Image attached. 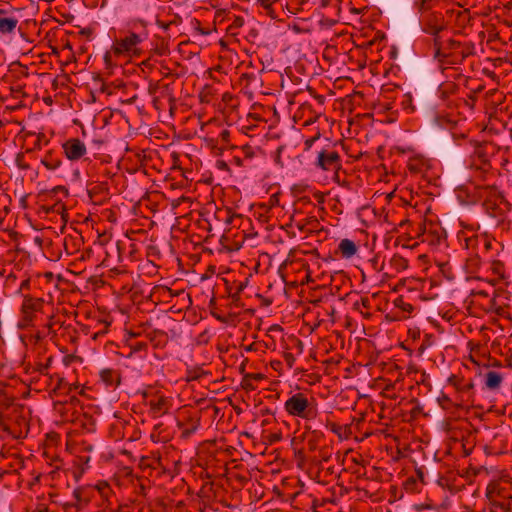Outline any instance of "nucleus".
<instances>
[{
  "instance_id": "nucleus-1",
  "label": "nucleus",
  "mask_w": 512,
  "mask_h": 512,
  "mask_svg": "<svg viewBox=\"0 0 512 512\" xmlns=\"http://www.w3.org/2000/svg\"><path fill=\"white\" fill-rule=\"evenodd\" d=\"M434 58L442 65H459L475 53V45L470 41H457L455 39L433 40Z\"/></svg>"
},
{
  "instance_id": "nucleus-2",
  "label": "nucleus",
  "mask_w": 512,
  "mask_h": 512,
  "mask_svg": "<svg viewBox=\"0 0 512 512\" xmlns=\"http://www.w3.org/2000/svg\"><path fill=\"white\" fill-rule=\"evenodd\" d=\"M29 429L25 406H14L12 411H0V440L24 439Z\"/></svg>"
},
{
  "instance_id": "nucleus-3",
  "label": "nucleus",
  "mask_w": 512,
  "mask_h": 512,
  "mask_svg": "<svg viewBox=\"0 0 512 512\" xmlns=\"http://www.w3.org/2000/svg\"><path fill=\"white\" fill-rule=\"evenodd\" d=\"M479 197L483 198V208L486 213L496 219H503L511 210V203L496 186L483 185L476 187Z\"/></svg>"
},
{
  "instance_id": "nucleus-4",
  "label": "nucleus",
  "mask_w": 512,
  "mask_h": 512,
  "mask_svg": "<svg viewBox=\"0 0 512 512\" xmlns=\"http://www.w3.org/2000/svg\"><path fill=\"white\" fill-rule=\"evenodd\" d=\"M110 494L111 488L106 482H101L97 486H80L73 491V500L66 503L64 508L67 512L70 509H74L77 512H89V505L97 495L108 499Z\"/></svg>"
},
{
  "instance_id": "nucleus-5",
  "label": "nucleus",
  "mask_w": 512,
  "mask_h": 512,
  "mask_svg": "<svg viewBox=\"0 0 512 512\" xmlns=\"http://www.w3.org/2000/svg\"><path fill=\"white\" fill-rule=\"evenodd\" d=\"M284 409L290 416L306 421L314 420L319 414L315 399L302 392L292 394L285 401Z\"/></svg>"
},
{
  "instance_id": "nucleus-6",
  "label": "nucleus",
  "mask_w": 512,
  "mask_h": 512,
  "mask_svg": "<svg viewBox=\"0 0 512 512\" xmlns=\"http://www.w3.org/2000/svg\"><path fill=\"white\" fill-rule=\"evenodd\" d=\"M146 33L128 32L124 37L116 39L112 45V51L115 56L127 54L130 56H139L142 53L139 45L146 40Z\"/></svg>"
},
{
  "instance_id": "nucleus-7",
  "label": "nucleus",
  "mask_w": 512,
  "mask_h": 512,
  "mask_svg": "<svg viewBox=\"0 0 512 512\" xmlns=\"http://www.w3.org/2000/svg\"><path fill=\"white\" fill-rule=\"evenodd\" d=\"M421 30L434 39H441L440 33L446 29V22L441 12L426 13L419 18Z\"/></svg>"
},
{
  "instance_id": "nucleus-8",
  "label": "nucleus",
  "mask_w": 512,
  "mask_h": 512,
  "mask_svg": "<svg viewBox=\"0 0 512 512\" xmlns=\"http://www.w3.org/2000/svg\"><path fill=\"white\" fill-rule=\"evenodd\" d=\"M44 307V299L33 297L30 294H23L21 304L22 320L25 326H31L36 318V313L41 312Z\"/></svg>"
},
{
  "instance_id": "nucleus-9",
  "label": "nucleus",
  "mask_w": 512,
  "mask_h": 512,
  "mask_svg": "<svg viewBox=\"0 0 512 512\" xmlns=\"http://www.w3.org/2000/svg\"><path fill=\"white\" fill-rule=\"evenodd\" d=\"M138 466L149 477H160L167 471L160 454L157 452L142 456Z\"/></svg>"
},
{
  "instance_id": "nucleus-10",
  "label": "nucleus",
  "mask_w": 512,
  "mask_h": 512,
  "mask_svg": "<svg viewBox=\"0 0 512 512\" xmlns=\"http://www.w3.org/2000/svg\"><path fill=\"white\" fill-rule=\"evenodd\" d=\"M448 383L453 386L459 394L458 399L461 404L474 402V382L472 379L465 380L462 376L451 375L448 378Z\"/></svg>"
},
{
  "instance_id": "nucleus-11",
  "label": "nucleus",
  "mask_w": 512,
  "mask_h": 512,
  "mask_svg": "<svg viewBox=\"0 0 512 512\" xmlns=\"http://www.w3.org/2000/svg\"><path fill=\"white\" fill-rule=\"evenodd\" d=\"M421 233L418 234V238L422 243L435 246L440 244L444 237V229L436 223L428 222L420 225Z\"/></svg>"
},
{
  "instance_id": "nucleus-12",
  "label": "nucleus",
  "mask_w": 512,
  "mask_h": 512,
  "mask_svg": "<svg viewBox=\"0 0 512 512\" xmlns=\"http://www.w3.org/2000/svg\"><path fill=\"white\" fill-rule=\"evenodd\" d=\"M486 497L512 500L510 478H503L499 481L489 483L486 488Z\"/></svg>"
},
{
  "instance_id": "nucleus-13",
  "label": "nucleus",
  "mask_w": 512,
  "mask_h": 512,
  "mask_svg": "<svg viewBox=\"0 0 512 512\" xmlns=\"http://www.w3.org/2000/svg\"><path fill=\"white\" fill-rule=\"evenodd\" d=\"M316 166L325 171H337L341 167L340 155L333 149H324L318 154Z\"/></svg>"
},
{
  "instance_id": "nucleus-14",
  "label": "nucleus",
  "mask_w": 512,
  "mask_h": 512,
  "mask_svg": "<svg viewBox=\"0 0 512 512\" xmlns=\"http://www.w3.org/2000/svg\"><path fill=\"white\" fill-rule=\"evenodd\" d=\"M62 149L67 159L71 161H77L87 153L85 144L78 138L66 140L62 144Z\"/></svg>"
},
{
  "instance_id": "nucleus-15",
  "label": "nucleus",
  "mask_w": 512,
  "mask_h": 512,
  "mask_svg": "<svg viewBox=\"0 0 512 512\" xmlns=\"http://www.w3.org/2000/svg\"><path fill=\"white\" fill-rule=\"evenodd\" d=\"M148 405L151 412L159 417L169 412L172 407V399L160 393H155L151 395Z\"/></svg>"
},
{
  "instance_id": "nucleus-16",
  "label": "nucleus",
  "mask_w": 512,
  "mask_h": 512,
  "mask_svg": "<svg viewBox=\"0 0 512 512\" xmlns=\"http://www.w3.org/2000/svg\"><path fill=\"white\" fill-rule=\"evenodd\" d=\"M17 396L15 395L12 387L3 381H0V411H12L14 406H24L16 402Z\"/></svg>"
},
{
  "instance_id": "nucleus-17",
  "label": "nucleus",
  "mask_w": 512,
  "mask_h": 512,
  "mask_svg": "<svg viewBox=\"0 0 512 512\" xmlns=\"http://www.w3.org/2000/svg\"><path fill=\"white\" fill-rule=\"evenodd\" d=\"M19 24V19L8 13L4 9H0V34L8 35L14 33Z\"/></svg>"
},
{
  "instance_id": "nucleus-18",
  "label": "nucleus",
  "mask_w": 512,
  "mask_h": 512,
  "mask_svg": "<svg viewBox=\"0 0 512 512\" xmlns=\"http://www.w3.org/2000/svg\"><path fill=\"white\" fill-rule=\"evenodd\" d=\"M430 167L429 160L422 155H415L408 159L407 169L413 174H422Z\"/></svg>"
},
{
  "instance_id": "nucleus-19",
  "label": "nucleus",
  "mask_w": 512,
  "mask_h": 512,
  "mask_svg": "<svg viewBox=\"0 0 512 512\" xmlns=\"http://www.w3.org/2000/svg\"><path fill=\"white\" fill-rule=\"evenodd\" d=\"M323 437L324 435L321 431L312 430L309 425H306L305 449L307 448L309 452L316 451Z\"/></svg>"
},
{
  "instance_id": "nucleus-20",
  "label": "nucleus",
  "mask_w": 512,
  "mask_h": 512,
  "mask_svg": "<svg viewBox=\"0 0 512 512\" xmlns=\"http://www.w3.org/2000/svg\"><path fill=\"white\" fill-rule=\"evenodd\" d=\"M305 442H306V425L303 428L302 432L296 431L291 440V446L295 451V454L298 458H305Z\"/></svg>"
},
{
  "instance_id": "nucleus-21",
  "label": "nucleus",
  "mask_w": 512,
  "mask_h": 512,
  "mask_svg": "<svg viewBox=\"0 0 512 512\" xmlns=\"http://www.w3.org/2000/svg\"><path fill=\"white\" fill-rule=\"evenodd\" d=\"M183 438L190 437L200 426V417H188L185 421L179 422Z\"/></svg>"
},
{
  "instance_id": "nucleus-22",
  "label": "nucleus",
  "mask_w": 512,
  "mask_h": 512,
  "mask_svg": "<svg viewBox=\"0 0 512 512\" xmlns=\"http://www.w3.org/2000/svg\"><path fill=\"white\" fill-rule=\"evenodd\" d=\"M482 265L481 257L478 254V251L471 252L464 263V269L468 274H476Z\"/></svg>"
},
{
  "instance_id": "nucleus-23",
  "label": "nucleus",
  "mask_w": 512,
  "mask_h": 512,
  "mask_svg": "<svg viewBox=\"0 0 512 512\" xmlns=\"http://www.w3.org/2000/svg\"><path fill=\"white\" fill-rule=\"evenodd\" d=\"M490 512H512V500L487 498Z\"/></svg>"
},
{
  "instance_id": "nucleus-24",
  "label": "nucleus",
  "mask_w": 512,
  "mask_h": 512,
  "mask_svg": "<svg viewBox=\"0 0 512 512\" xmlns=\"http://www.w3.org/2000/svg\"><path fill=\"white\" fill-rule=\"evenodd\" d=\"M60 156L52 150H49L41 158V164L48 170H56L61 166Z\"/></svg>"
},
{
  "instance_id": "nucleus-25",
  "label": "nucleus",
  "mask_w": 512,
  "mask_h": 512,
  "mask_svg": "<svg viewBox=\"0 0 512 512\" xmlns=\"http://www.w3.org/2000/svg\"><path fill=\"white\" fill-rule=\"evenodd\" d=\"M485 378V387L489 390H498L503 381V376L501 373L489 370L484 374Z\"/></svg>"
},
{
  "instance_id": "nucleus-26",
  "label": "nucleus",
  "mask_w": 512,
  "mask_h": 512,
  "mask_svg": "<svg viewBox=\"0 0 512 512\" xmlns=\"http://www.w3.org/2000/svg\"><path fill=\"white\" fill-rule=\"evenodd\" d=\"M326 427L335 433L341 440H347L352 435V425H340L335 422H327Z\"/></svg>"
},
{
  "instance_id": "nucleus-27",
  "label": "nucleus",
  "mask_w": 512,
  "mask_h": 512,
  "mask_svg": "<svg viewBox=\"0 0 512 512\" xmlns=\"http://www.w3.org/2000/svg\"><path fill=\"white\" fill-rule=\"evenodd\" d=\"M408 268V261L404 257L395 254L388 262V269L391 274L400 273Z\"/></svg>"
},
{
  "instance_id": "nucleus-28",
  "label": "nucleus",
  "mask_w": 512,
  "mask_h": 512,
  "mask_svg": "<svg viewBox=\"0 0 512 512\" xmlns=\"http://www.w3.org/2000/svg\"><path fill=\"white\" fill-rule=\"evenodd\" d=\"M356 244L350 239H343L338 245V251L343 258H351L357 253Z\"/></svg>"
},
{
  "instance_id": "nucleus-29",
  "label": "nucleus",
  "mask_w": 512,
  "mask_h": 512,
  "mask_svg": "<svg viewBox=\"0 0 512 512\" xmlns=\"http://www.w3.org/2000/svg\"><path fill=\"white\" fill-rule=\"evenodd\" d=\"M436 0H416L414 2V8L422 17L426 13H435L436 11H432L434 6L436 5Z\"/></svg>"
},
{
  "instance_id": "nucleus-30",
  "label": "nucleus",
  "mask_w": 512,
  "mask_h": 512,
  "mask_svg": "<svg viewBox=\"0 0 512 512\" xmlns=\"http://www.w3.org/2000/svg\"><path fill=\"white\" fill-rule=\"evenodd\" d=\"M394 306L402 312L403 318H408L414 311L412 304L405 301L403 296H399L394 300Z\"/></svg>"
},
{
  "instance_id": "nucleus-31",
  "label": "nucleus",
  "mask_w": 512,
  "mask_h": 512,
  "mask_svg": "<svg viewBox=\"0 0 512 512\" xmlns=\"http://www.w3.org/2000/svg\"><path fill=\"white\" fill-rule=\"evenodd\" d=\"M100 378L107 386H113L119 383V375L112 369L102 370L100 372Z\"/></svg>"
},
{
  "instance_id": "nucleus-32",
  "label": "nucleus",
  "mask_w": 512,
  "mask_h": 512,
  "mask_svg": "<svg viewBox=\"0 0 512 512\" xmlns=\"http://www.w3.org/2000/svg\"><path fill=\"white\" fill-rule=\"evenodd\" d=\"M125 86L122 80H116L109 83L103 82L100 90L108 95H111L115 92L116 89H121Z\"/></svg>"
},
{
  "instance_id": "nucleus-33",
  "label": "nucleus",
  "mask_w": 512,
  "mask_h": 512,
  "mask_svg": "<svg viewBox=\"0 0 512 512\" xmlns=\"http://www.w3.org/2000/svg\"><path fill=\"white\" fill-rule=\"evenodd\" d=\"M480 241L481 239L477 235L466 237L464 239V247L467 250H472V252H476L479 249Z\"/></svg>"
},
{
  "instance_id": "nucleus-34",
  "label": "nucleus",
  "mask_w": 512,
  "mask_h": 512,
  "mask_svg": "<svg viewBox=\"0 0 512 512\" xmlns=\"http://www.w3.org/2000/svg\"><path fill=\"white\" fill-rule=\"evenodd\" d=\"M206 374H207V372H205L202 367H193V368L187 370L186 380L187 381H196V380H199L201 377H203Z\"/></svg>"
},
{
  "instance_id": "nucleus-35",
  "label": "nucleus",
  "mask_w": 512,
  "mask_h": 512,
  "mask_svg": "<svg viewBox=\"0 0 512 512\" xmlns=\"http://www.w3.org/2000/svg\"><path fill=\"white\" fill-rule=\"evenodd\" d=\"M88 193L92 199L99 196L100 194H103L105 197L107 195V187L104 184H96L88 190Z\"/></svg>"
},
{
  "instance_id": "nucleus-36",
  "label": "nucleus",
  "mask_w": 512,
  "mask_h": 512,
  "mask_svg": "<svg viewBox=\"0 0 512 512\" xmlns=\"http://www.w3.org/2000/svg\"><path fill=\"white\" fill-rule=\"evenodd\" d=\"M162 88V89H165L168 90L169 89V85L168 84H165V85H161V81H157V82H149V85H148V93L149 95L151 96H154L158 93L159 89Z\"/></svg>"
},
{
  "instance_id": "nucleus-37",
  "label": "nucleus",
  "mask_w": 512,
  "mask_h": 512,
  "mask_svg": "<svg viewBox=\"0 0 512 512\" xmlns=\"http://www.w3.org/2000/svg\"><path fill=\"white\" fill-rule=\"evenodd\" d=\"M245 287H246V283L245 282L234 283V286L231 288V290L234 289V292H230L231 298L234 301H238L239 300V295L244 290Z\"/></svg>"
},
{
  "instance_id": "nucleus-38",
  "label": "nucleus",
  "mask_w": 512,
  "mask_h": 512,
  "mask_svg": "<svg viewBox=\"0 0 512 512\" xmlns=\"http://www.w3.org/2000/svg\"><path fill=\"white\" fill-rule=\"evenodd\" d=\"M15 379L11 377V368L6 362H0V381L4 382V379Z\"/></svg>"
},
{
  "instance_id": "nucleus-39",
  "label": "nucleus",
  "mask_w": 512,
  "mask_h": 512,
  "mask_svg": "<svg viewBox=\"0 0 512 512\" xmlns=\"http://www.w3.org/2000/svg\"><path fill=\"white\" fill-rule=\"evenodd\" d=\"M274 1L275 0H258V3L263 7V9L267 12V14L272 18L276 17L274 15V10L272 8Z\"/></svg>"
},
{
  "instance_id": "nucleus-40",
  "label": "nucleus",
  "mask_w": 512,
  "mask_h": 512,
  "mask_svg": "<svg viewBox=\"0 0 512 512\" xmlns=\"http://www.w3.org/2000/svg\"><path fill=\"white\" fill-rule=\"evenodd\" d=\"M16 165L21 170L30 169V165L25 161L24 153H18L15 158Z\"/></svg>"
},
{
  "instance_id": "nucleus-41",
  "label": "nucleus",
  "mask_w": 512,
  "mask_h": 512,
  "mask_svg": "<svg viewBox=\"0 0 512 512\" xmlns=\"http://www.w3.org/2000/svg\"><path fill=\"white\" fill-rule=\"evenodd\" d=\"M491 269L494 274L497 276L503 277L504 275V265L502 262L495 260L491 263Z\"/></svg>"
},
{
  "instance_id": "nucleus-42",
  "label": "nucleus",
  "mask_w": 512,
  "mask_h": 512,
  "mask_svg": "<svg viewBox=\"0 0 512 512\" xmlns=\"http://www.w3.org/2000/svg\"><path fill=\"white\" fill-rule=\"evenodd\" d=\"M53 360V357L52 356H49L47 359H46V362L45 363H42V362H38L36 363V370L41 373V374H46L47 373V370L51 364Z\"/></svg>"
},
{
  "instance_id": "nucleus-43",
  "label": "nucleus",
  "mask_w": 512,
  "mask_h": 512,
  "mask_svg": "<svg viewBox=\"0 0 512 512\" xmlns=\"http://www.w3.org/2000/svg\"><path fill=\"white\" fill-rule=\"evenodd\" d=\"M133 485L138 495H145L146 485L140 477H136V483L133 482Z\"/></svg>"
},
{
  "instance_id": "nucleus-44",
  "label": "nucleus",
  "mask_w": 512,
  "mask_h": 512,
  "mask_svg": "<svg viewBox=\"0 0 512 512\" xmlns=\"http://www.w3.org/2000/svg\"><path fill=\"white\" fill-rule=\"evenodd\" d=\"M266 345L263 342L256 341L248 345L245 350L248 352L264 351Z\"/></svg>"
},
{
  "instance_id": "nucleus-45",
  "label": "nucleus",
  "mask_w": 512,
  "mask_h": 512,
  "mask_svg": "<svg viewBox=\"0 0 512 512\" xmlns=\"http://www.w3.org/2000/svg\"><path fill=\"white\" fill-rule=\"evenodd\" d=\"M355 306V309H357L358 311H360L361 313H363V310L362 308L364 309H369L370 308V301L368 298H361L360 301L356 302L354 304Z\"/></svg>"
},
{
  "instance_id": "nucleus-46",
  "label": "nucleus",
  "mask_w": 512,
  "mask_h": 512,
  "mask_svg": "<svg viewBox=\"0 0 512 512\" xmlns=\"http://www.w3.org/2000/svg\"><path fill=\"white\" fill-rule=\"evenodd\" d=\"M24 87H25V84L18 82L11 86V91L15 97H19L20 95H24V92H23Z\"/></svg>"
},
{
  "instance_id": "nucleus-47",
  "label": "nucleus",
  "mask_w": 512,
  "mask_h": 512,
  "mask_svg": "<svg viewBox=\"0 0 512 512\" xmlns=\"http://www.w3.org/2000/svg\"><path fill=\"white\" fill-rule=\"evenodd\" d=\"M492 307L494 308V312L499 315L505 317L506 313V307L502 305H497L496 300L493 299L492 301Z\"/></svg>"
},
{
  "instance_id": "nucleus-48",
  "label": "nucleus",
  "mask_w": 512,
  "mask_h": 512,
  "mask_svg": "<svg viewBox=\"0 0 512 512\" xmlns=\"http://www.w3.org/2000/svg\"><path fill=\"white\" fill-rule=\"evenodd\" d=\"M129 346L131 347L133 352H139L145 350L147 344L145 342H136L135 344L129 343Z\"/></svg>"
},
{
  "instance_id": "nucleus-49",
  "label": "nucleus",
  "mask_w": 512,
  "mask_h": 512,
  "mask_svg": "<svg viewBox=\"0 0 512 512\" xmlns=\"http://www.w3.org/2000/svg\"><path fill=\"white\" fill-rule=\"evenodd\" d=\"M30 284H31V282H30V279H29V278H27V279L23 280V281L21 282V284H20V287H19L18 293H20V294H22V295H23L25 291L30 290Z\"/></svg>"
},
{
  "instance_id": "nucleus-50",
  "label": "nucleus",
  "mask_w": 512,
  "mask_h": 512,
  "mask_svg": "<svg viewBox=\"0 0 512 512\" xmlns=\"http://www.w3.org/2000/svg\"><path fill=\"white\" fill-rule=\"evenodd\" d=\"M113 51L112 49L110 51H107L104 55V62H105V65H106V68L109 69L112 67L113 65V62H112V55H113Z\"/></svg>"
},
{
  "instance_id": "nucleus-51",
  "label": "nucleus",
  "mask_w": 512,
  "mask_h": 512,
  "mask_svg": "<svg viewBox=\"0 0 512 512\" xmlns=\"http://www.w3.org/2000/svg\"><path fill=\"white\" fill-rule=\"evenodd\" d=\"M481 239L480 245L483 246L484 249L489 250L492 247V241L487 239L484 236L479 237Z\"/></svg>"
},
{
  "instance_id": "nucleus-52",
  "label": "nucleus",
  "mask_w": 512,
  "mask_h": 512,
  "mask_svg": "<svg viewBox=\"0 0 512 512\" xmlns=\"http://www.w3.org/2000/svg\"><path fill=\"white\" fill-rule=\"evenodd\" d=\"M58 389H65L67 388L69 391L72 390V386L68 384L63 378H60L57 384Z\"/></svg>"
},
{
  "instance_id": "nucleus-53",
  "label": "nucleus",
  "mask_w": 512,
  "mask_h": 512,
  "mask_svg": "<svg viewBox=\"0 0 512 512\" xmlns=\"http://www.w3.org/2000/svg\"><path fill=\"white\" fill-rule=\"evenodd\" d=\"M220 138L223 142H229V138H230V131L227 130V129H223L221 132H220Z\"/></svg>"
},
{
  "instance_id": "nucleus-54",
  "label": "nucleus",
  "mask_w": 512,
  "mask_h": 512,
  "mask_svg": "<svg viewBox=\"0 0 512 512\" xmlns=\"http://www.w3.org/2000/svg\"><path fill=\"white\" fill-rule=\"evenodd\" d=\"M331 454L327 450L320 451V460L327 462L330 459Z\"/></svg>"
},
{
  "instance_id": "nucleus-55",
  "label": "nucleus",
  "mask_w": 512,
  "mask_h": 512,
  "mask_svg": "<svg viewBox=\"0 0 512 512\" xmlns=\"http://www.w3.org/2000/svg\"><path fill=\"white\" fill-rule=\"evenodd\" d=\"M118 512H132V509L129 504H122L119 505Z\"/></svg>"
},
{
  "instance_id": "nucleus-56",
  "label": "nucleus",
  "mask_w": 512,
  "mask_h": 512,
  "mask_svg": "<svg viewBox=\"0 0 512 512\" xmlns=\"http://www.w3.org/2000/svg\"><path fill=\"white\" fill-rule=\"evenodd\" d=\"M16 279H17L16 275H15V274H13V273H10V274L7 276V278H6V284H7V285H11V284H13V283L16 281Z\"/></svg>"
},
{
  "instance_id": "nucleus-57",
  "label": "nucleus",
  "mask_w": 512,
  "mask_h": 512,
  "mask_svg": "<svg viewBox=\"0 0 512 512\" xmlns=\"http://www.w3.org/2000/svg\"><path fill=\"white\" fill-rule=\"evenodd\" d=\"M161 73L164 77H173L174 75L171 73L170 69L168 67H163L161 70Z\"/></svg>"
},
{
  "instance_id": "nucleus-58",
  "label": "nucleus",
  "mask_w": 512,
  "mask_h": 512,
  "mask_svg": "<svg viewBox=\"0 0 512 512\" xmlns=\"http://www.w3.org/2000/svg\"><path fill=\"white\" fill-rule=\"evenodd\" d=\"M282 438L281 434H271L270 435V442H277L280 441Z\"/></svg>"
},
{
  "instance_id": "nucleus-59",
  "label": "nucleus",
  "mask_w": 512,
  "mask_h": 512,
  "mask_svg": "<svg viewBox=\"0 0 512 512\" xmlns=\"http://www.w3.org/2000/svg\"><path fill=\"white\" fill-rule=\"evenodd\" d=\"M82 446H83V448H82L83 451H92V449H93V446L91 444H87L85 442L82 443Z\"/></svg>"
},
{
  "instance_id": "nucleus-60",
  "label": "nucleus",
  "mask_w": 512,
  "mask_h": 512,
  "mask_svg": "<svg viewBox=\"0 0 512 512\" xmlns=\"http://www.w3.org/2000/svg\"><path fill=\"white\" fill-rule=\"evenodd\" d=\"M243 22H244V21H243V19H242V18L237 17V18L234 20V25H235L236 27H241V26L243 25Z\"/></svg>"
},
{
  "instance_id": "nucleus-61",
  "label": "nucleus",
  "mask_w": 512,
  "mask_h": 512,
  "mask_svg": "<svg viewBox=\"0 0 512 512\" xmlns=\"http://www.w3.org/2000/svg\"><path fill=\"white\" fill-rule=\"evenodd\" d=\"M64 245H65V249H66L67 253L72 254L74 252L73 250L69 249V246H68L69 245V240L67 238H65Z\"/></svg>"
},
{
  "instance_id": "nucleus-62",
  "label": "nucleus",
  "mask_w": 512,
  "mask_h": 512,
  "mask_svg": "<svg viewBox=\"0 0 512 512\" xmlns=\"http://www.w3.org/2000/svg\"><path fill=\"white\" fill-rule=\"evenodd\" d=\"M128 335H129V337H128L127 341H129L130 339L136 338L138 336L137 333H133V332H129Z\"/></svg>"
},
{
  "instance_id": "nucleus-63",
  "label": "nucleus",
  "mask_w": 512,
  "mask_h": 512,
  "mask_svg": "<svg viewBox=\"0 0 512 512\" xmlns=\"http://www.w3.org/2000/svg\"><path fill=\"white\" fill-rule=\"evenodd\" d=\"M80 459L84 462V464H88V462L90 461V457L89 456H86V457L82 456Z\"/></svg>"
},
{
  "instance_id": "nucleus-64",
  "label": "nucleus",
  "mask_w": 512,
  "mask_h": 512,
  "mask_svg": "<svg viewBox=\"0 0 512 512\" xmlns=\"http://www.w3.org/2000/svg\"><path fill=\"white\" fill-rule=\"evenodd\" d=\"M316 99L318 100V104L319 105L323 104V102H324V97L323 96H317Z\"/></svg>"
}]
</instances>
